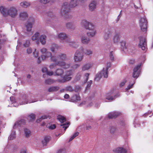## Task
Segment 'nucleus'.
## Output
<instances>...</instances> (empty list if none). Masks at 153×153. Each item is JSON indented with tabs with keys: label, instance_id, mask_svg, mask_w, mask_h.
Returning a JSON list of instances; mask_svg holds the SVG:
<instances>
[{
	"label": "nucleus",
	"instance_id": "1",
	"mask_svg": "<svg viewBox=\"0 0 153 153\" xmlns=\"http://www.w3.org/2000/svg\"><path fill=\"white\" fill-rule=\"evenodd\" d=\"M0 12L3 17H6L9 16L13 19L16 18L18 15V10L16 7L14 6L7 8L4 6H0Z\"/></svg>",
	"mask_w": 153,
	"mask_h": 153
},
{
	"label": "nucleus",
	"instance_id": "2",
	"mask_svg": "<svg viewBox=\"0 0 153 153\" xmlns=\"http://www.w3.org/2000/svg\"><path fill=\"white\" fill-rule=\"evenodd\" d=\"M73 70H69L64 72L62 69L58 68L55 70V73L56 75L61 77V78L57 81L59 82L63 83L69 81L71 79V76L73 74Z\"/></svg>",
	"mask_w": 153,
	"mask_h": 153
},
{
	"label": "nucleus",
	"instance_id": "3",
	"mask_svg": "<svg viewBox=\"0 0 153 153\" xmlns=\"http://www.w3.org/2000/svg\"><path fill=\"white\" fill-rule=\"evenodd\" d=\"M82 24L86 29L89 30L87 33V35L88 36L92 37L96 35L97 30L95 27L92 23L87 20H83L82 22Z\"/></svg>",
	"mask_w": 153,
	"mask_h": 153
},
{
	"label": "nucleus",
	"instance_id": "4",
	"mask_svg": "<svg viewBox=\"0 0 153 153\" xmlns=\"http://www.w3.org/2000/svg\"><path fill=\"white\" fill-rule=\"evenodd\" d=\"M78 4L77 0H72L68 5L67 2L64 3L62 6L61 9L60 13L63 15L66 14L70 8H74Z\"/></svg>",
	"mask_w": 153,
	"mask_h": 153
},
{
	"label": "nucleus",
	"instance_id": "5",
	"mask_svg": "<svg viewBox=\"0 0 153 153\" xmlns=\"http://www.w3.org/2000/svg\"><path fill=\"white\" fill-rule=\"evenodd\" d=\"M40 51L42 54L41 57L43 60H45L49 57L50 58V60L52 61H56V59L54 56H52L51 53L50 52L47 51V49L44 48H42L40 50Z\"/></svg>",
	"mask_w": 153,
	"mask_h": 153
},
{
	"label": "nucleus",
	"instance_id": "6",
	"mask_svg": "<svg viewBox=\"0 0 153 153\" xmlns=\"http://www.w3.org/2000/svg\"><path fill=\"white\" fill-rule=\"evenodd\" d=\"M84 48L81 47L79 50L76 52L74 56V59L75 62H79L82 61L83 58L82 52Z\"/></svg>",
	"mask_w": 153,
	"mask_h": 153
},
{
	"label": "nucleus",
	"instance_id": "7",
	"mask_svg": "<svg viewBox=\"0 0 153 153\" xmlns=\"http://www.w3.org/2000/svg\"><path fill=\"white\" fill-rule=\"evenodd\" d=\"M147 20L144 16H141L139 19V24L141 30L145 31L147 29Z\"/></svg>",
	"mask_w": 153,
	"mask_h": 153
},
{
	"label": "nucleus",
	"instance_id": "8",
	"mask_svg": "<svg viewBox=\"0 0 153 153\" xmlns=\"http://www.w3.org/2000/svg\"><path fill=\"white\" fill-rule=\"evenodd\" d=\"M108 70L104 68L100 72L98 73L96 76L95 80L99 81L102 76L104 78H107L108 76Z\"/></svg>",
	"mask_w": 153,
	"mask_h": 153
},
{
	"label": "nucleus",
	"instance_id": "9",
	"mask_svg": "<svg viewBox=\"0 0 153 153\" xmlns=\"http://www.w3.org/2000/svg\"><path fill=\"white\" fill-rule=\"evenodd\" d=\"M71 62L67 60L65 61H57V65L64 69H68L71 66Z\"/></svg>",
	"mask_w": 153,
	"mask_h": 153
},
{
	"label": "nucleus",
	"instance_id": "10",
	"mask_svg": "<svg viewBox=\"0 0 153 153\" xmlns=\"http://www.w3.org/2000/svg\"><path fill=\"white\" fill-rule=\"evenodd\" d=\"M120 96L119 93H117L114 95L112 92H110L107 94L105 96V98L108 100L109 101H111L114 100Z\"/></svg>",
	"mask_w": 153,
	"mask_h": 153
},
{
	"label": "nucleus",
	"instance_id": "11",
	"mask_svg": "<svg viewBox=\"0 0 153 153\" xmlns=\"http://www.w3.org/2000/svg\"><path fill=\"white\" fill-rule=\"evenodd\" d=\"M35 102L34 101L30 100V97L28 95L25 94L22 96L21 100V102H20V104L21 105L26 104L28 103H31Z\"/></svg>",
	"mask_w": 153,
	"mask_h": 153
},
{
	"label": "nucleus",
	"instance_id": "12",
	"mask_svg": "<svg viewBox=\"0 0 153 153\" xmlns=\"http://www.w3.org/2000/svg\"><path fill=\"white\" fill-rule=\"evenodd\" d=\"M141 65V64H139L134 68L132 75L134 78H137L138 77L140 74V68Z\"/></svg>",
	"mask_w": 153,
	"mask_h": 153
},
{
	"label": "nucleus",
	"instance_id": "13",
	"mask_svg": "<svg viewBox=\"0 0 153 153\" xmlns=\"http://www.w3.org/2000/svg\"><path fill=\"white\" fill-rule=\"evenodd\" d=\"M140 42L139 44V46L143 50H145L147 47L146 42V40L143 38H140Z\"/></svg>",
	"mask_w": 153,
	"mask_h": 153
},
{
	"label": "nucleus",
	"instance_id": "14",
	"mask_svg": "<svg viewBox=\"0 0 153 153\" xmlns=\"http://www.w3.org/2000/svg\"><path fill=\"white\" fill-rule=\"evenodd\" d=\"M120 48L121 49L125 52H128L129 49V45H126V42L125 41H122L120 42Z\"/></svg>",
	"mask_w": 153,
	"mask_h": 153
},
{
	"label": "nucleus",
	"instance_id": "15",
	"mask_svg": "<svg viewBox=\"0 0 153 153\" xmlns=\"http://www.w3.org/2000/svg\"><path fill=\"white\" fill-rule=\"evenodd\" d=\"M56 59V60L53 62L59 61V60H67V56L66 54L64 53H60L56 57L54 56Z\"/></svg>",
	"mask_w": 153,
	"mask_h": 153
},
{
	"label": "nucleus",
	"instance_id": "16",
	"mask_svg": "<svg viewBox=\"0 0 153 153\" xmlns=\"http://www.w3.org/2000/svg\"><path fill=\"white\" fill-rule=\"evenodd\" d=\"M80 97L78 94L73 95L70 99L69 101L72 102H76L80 100Z\"/></svg>",
	"mask_w": 153,
	"mask_h": 153
},
{
	"label": "nucleus",
	"instance_id": "17",
	"mask_svg": "<svg viewBox=\"0 0 153 153\" xmlns=\"http://www.w3.org/2000/svg\"><path fill=\"white\" fill-rule=\"evenodd\" d=\"M97 2L95 1H91L89 5V10L91 11L94 10L96 9Z\"/></svg>",
	"mask_w": 153,
	"mask_h": 153
},
{
	"label": "nucleus",
	"instance_id": "18",
	"mask_svg": "<svg viewBox=\"0 0 153 153\" xmlns=\"http://www.w3.org/2000/svg\"><path fill=\"white\" fill-rule=\"evenodd\" d=\"M113 152L116 153H126L127 151L123 147H117L114 149Z\"/></svg>",
	"mask_w": 153,
	"mask_h": 153
},
{
	"label": "nucleus",
	"instance_id": "19",
	"mask_svg": "<svg viewBox=\"0 0 153 153\" xmlns=\"http://www.w3.org/2000/svg\"><path fill=\"white\" fill-rule=\"evenodd\" d=\"M120 114V113L117 111H113L109 113L108 115L109 118H113L116 117Z\"/></svg>",
	"mask_w": 153,
	"mask_h": 153
},
{
	"label": "nucleus",
	"instance_id": "20",
	"mask_svg": "<svg viewBox=\"0 0 153 153\" xmlns=\"http://www.w3.org/2000/svg\"><path fill=\"white\" fill-rule=\"evenodd\" d=\"M40 35L39 33L38 32H36L31 37V39L32 41H36V43L39 44V39Z\"/></svg>",
	"mask_w": 153,
	"mask_h": 153
},
{
	"label": "nucleus",
	"instance_id": "21",
	"mask_svg": "<svg viewBox=\"0 0 153 153\" xmlns=\"http://www.w3.org/2000/svg\"><path fill=\"white\" fill-rule=\"evenodd\" d=\"M93 65V63L92 62H88L83 65L82 70V71L88 70L92 67Z\"/></svg>",
	"mask_w": 153,
	"mask_h": 153
},
{
	"label": "nucleus",
	"instance_id": "22",
	"mask_svg": "<svg viewBox=\"0 0 153 153\" xmlns=\"http://www.w3.org/2000/svg\"><path fill=\"white\" fill-rule=\"evenodd\" d=\"M90 41V39L85 36H82L81 38V42L84 44H88Z\"/></svg>",
	"mask_w": 153,
	"mask_h": 153
},
{
	"label": "nucleus",
	"instance_id": "23",
	"mask_svg": "<svg viewBox=\"0 0 153 153\" xmlns=\"http://www.w3.org/2000/svg\"><path fill=\"white\" fill-rule=\"evenodd\" d=\"M25 29L26 31L30 32L32 30L33 26V24L30 22L26 23L25 25Z\"/></svg>",
	"mask_w": 153,
	"mask_h": 153
},
{
	"label": "nucleus",
	"instance_id": "24",
	"mask_svg": "<svg viewBox=\"0 0 153 153\" xmlns=\"http://www.w3.org/2000/svg\"><path fill=\"white\" fill-rule=\"evenodd\" d=\"M25 121L24 119H22L20 120L17 121L16 122L13 126V128H15L19 126H20L24 124Z\"/></svg>",
	"mask_w": 153,
	"mask_h": 153
},
{
	"label": "nucleus",
	"instance_id": "25",
	"mask_svg": "<svg viewBox=\"0 0 153 153\" xmlns=\"http://www.w3.org/2000/svg\"><path fill=\"white\" fill-rule=\"evenodd\" d=\"M20 5L22 7L26 8L30 6V3L27 1H24L20 3Z\"/></svg>",
	"mask_w": 153,
	"mask_h": 153
},
{
	"label": "nucleus",
	"instance_id": "26",
	"mask_svg": "<svg viewBox=\"0 0 153 153\" xmlns=\"http://www.w3.org/2000/svg\"><path fill=\"white\" fill-rule=\"evenodd\" d=\"M46 36L45 35H41L40 38L39 39L40 42L42 45H45V44L46 42Z\"/></svg>",
	"mask_w": 153,
	"mask_h": 153
},
{
	"label": "nucleus",
	"instance_id": "27",
	"mask_svg": "<svg viewBox=\"0 0 153 153\" xmlns=\"http://www.w3.org/2000/svg\"><path fill=\"white\" fill-rule=\"evenodd\" d=\"M120 40L119 35L118 34H116L114 36L113 41L114 43L117 44L118 43Z\"/></svg>",
	"mask_w": 153,
	"mask_h": 153
},
{
	"label": "nucleus",
	"instance_id": "28",
	"mask_svg": "<svg viewBox=\"0 0 153 153\" xmlns=\"http://www.w3.org/2000/svg\"><path fill=\"white\" fill-rule=\"evenodd\" d=\"M10 99L11 102V107H16L18 106V104L15 101V98L11 97H10Z\"/></svg>",
	"mask_w": 153,
	"mask_h": 153
},
{
	"label": "nucleus",
	"instance_id": "29",
	"mask_svg": "<svg viewBox=\"0 0 153 153\" xmlns=\"http://www.w3.org/2000/svg\"><path fill=\"white\" fill-rule=\"evenodd\" d=\"M111 34V32L109 31H107L104 36V39L106 40L109 39L110 38Z\"/></svg>",
	"mask_w": 153,
	"mask_h": 153
},
{
	"label": "nucleus",
	"instance_id": "30",
	"mask_svg": "<svg viewBox=\"0 0 153 153\" xmlns=\"http://www.w3.org/2000/svg\"><path fill=\"white\" fill-rule=\"evenodd\" d=\"M24 132L25 136L26 137H29L31 134L30 131L27 128H24Z\"/></svg>",
	"mask_w": 153,
	"mask_h": 153
},
{
	"label": "nucleus",
	"instance_id": "31",
	"mask_svg": "<svg viewBox=\"0 0 153 153\" xmlns=\"http://www.w3.org/2000/svg\"><path fill=\"white\" fill-rule=\"evenodd\" d=\"M58 37L60 39L63 40L67 37V35L65 33H60L58 34Z\"/></svg>",
	"mask_w": 153,
	"mask_h": 153
},
{
	"label": "nucleus",
	"instance_id": "32",
	"mask_svg": "<svg viewBox=\"0 0 153 153\" xmlns=\"http://www.w3.org/2000/svg\"><path fill=\"white\" fill-rule=\"evenodd\" d=\"M28 15L27 12H21L19 14V17L22 19L27 17Z\"/></svg>",
	"mask_w": 153,
	"mask_h": 153
},
{
	"label": "nucleus",
	"instance_id": "33",
	"mask_svg": "<svg viewBox=\"0 0 153 153\" xmlns=\"http://www.w3.org/2000/svg\"><path fill=\"white\" fill-rule=\"evenodd\" d=\"M59 46L55 44H53L52 45L51 48H50L52 52H54L55 50L59 48Z\"/></svg>",
	"mask_w": 153,
	"mask_h": 153
},
{
	"label": "nucleus",
	"instance_id": "34",
	"mask_svg": "<svg viewBox=\"0 0 153 153\" xmlns=\"http://www.w3.org/2000/svg\"><path fill=\"white\" fill-rule=\"evenodd\" d=\"M50 139V137L49 136H46L42 141V143L44 145H45L49 141Z\"/></svg>",
	"mask_w": 153,
	"mask_h": 153
},
{
	"label": "nucleus",
	"instance_id": "35",
	"mask_svg": "<svg viewBox=\"0 0 153 153\" xmlns=\"http://www.w3.org/2000/svg\"><path fill=\"white\" fill-rule=\"evenodd\" d=\"M135 81L134 80H133V81H131V83H130V84H129L125 89V90L126 91H128L129 89L132 88L134 84Z\"/></svg>",
	"mask_w": 153,
	"mask_h": 153
},
{
	"label": "nucleus",
	"instance_id": "36",
	"mask_svg": "<svg viewBox=\"0 0 153 153\" xmlns=\"http://www.w3.org/2000/svg\"><path fill=\"white\" fill-rule=\"evenodd\" d=\"M16 137L15 131H13L11 133L10 137H8L9 140H14Z\"/></svg>",
	"mask_w": 153,
	"mask_h": 153
},
{
	"label": "nucleus",
	"instance_id": "37",
	"mask_svg": "<svg viewBox=\"0 0 153 153\" xmlns=\"http://www.w3.org/2000/svg\"><path fill=\"white\" fill-rule=\"evenodd\" d=\"M57 119L61 123H64L66 121L65 118L62 116L59 115L57 116Z\"/></svg>",
	"mask_w": 153,
	"mask_h": 153
},
{
	"label": "nucleus",
	"instance_id": "38",
	"mask_svg": "<svg viewBox=\"0 0 153 153\" xmlns=\"http://www.w3.org/2000/svg\"><path fill=\"white\" fill-rule=\"evenodd\" d=\"M84 53L86 55H90L92 54L93 51L91 49H86L84 51Z\"/></svg>",
	"mask_w": 153,
	"mask_h": 153
},
{
	"label": "nucleus",
	"instance_id": "39",
	"mask_svg": "<svg viewBox=\"0 0 153 153\" xmlns=\"http://www.w3.org/2000/svg\"><path fill=\"white\" fill-rule=\"evenodd\" d=\"M59 89V88L57 86L51 87L48 89V91L49 92L56 91Z\"/></svg>",
	"mask_w": 153,
	"mask_h": 153
},
{
	"label": "nucleus",
	"instance_id": "40",
	"mask_svg": "<svg viewBox=\"0 0 153 153\" xmlns=\"http://www.w3.org/2000/svg\"><path fill=\"white\" fill-rule=\"evenodd\" d=\"M66 45L71 46L74 48H76L78 46L77 45L76 43L73 42H68L67 43Z\"/></svg>",
	"mask_w": 153,
	"mask_h": 153
},
{
	"label": "nucleus",
	"instance_id": "41",
	"mask_svg": "<svg viewBox=\"0 0 153 153\" xmlns=\"http://www.w3.org/2000/svg\"><path fill=\"white\" fill-rule=\"evenodd\" d=\"M30 45V40L29 39L26 40L23 44V46L25 47H27Z\"/></svg>",
	"mask_w": 153,
	"mask_h": 153
},
{
	"label": "nucleus",
	"instance_id": "42",
	"mask_svg": "<svg viewBox=\"0 0 153 153\" xmlns=\"http://www.w3.org/2000/svg\"><path fill=\"white\" fill-rule=\"evenodd\" d=\"M50 1V0H39V2L42 5H45L49 3Z\"/></svg>",
	"mask_w": 153,
	"mask_h": 153
},
{
	"label": "nucleus",
	"instance_id": "43",
	"mask_svg": "<svg viewBox=\"0 0 153 153\" xmlns=\"http://www.w3.org/2000/svg\"><path fill=\"white\" fill-rule=\"evenodd\" d=\"M48 117V116L47 115H43L40 118L37 119L36 120V122L37 123H39V122L41 121L42 119H46Z\"/></svg>",
	"mask_w": 153,
	"mask_h": 153
},
{
	"label": "nucleus",
	"instance_id": "44",
	"mask_svg": "<svg viewBox=\"0 0 153 153\" xmlns=\"http://www.w3.org/2000/svg\"><path fill=\"white\" fill-rule=\"evenodd\" d=\"M33 54L34 57L37 58L39 56V52L38 50H37L36 49H35L33 53Z\"/></svg>",
	"mask_w": 153,
	"mask_h": 153
},
{
	"label": "nucleus",
	"instance_id": "45",
	"mask_svg": "<svg viewBox=\"0 0 153 153\" xmlns=\"http://www.w3.org/2000/svg\"><path fill=\"white\" fill-rule=\"evenodd\" d=\"M35 118V115L33 114H32L29 115L28 117V119L32 121L34 120Z\"/></svg>",
	"mask_w": 153,
	"mask_h": 153
},
{
	"label": "nucleus",
	"instance_id": "46",
	"mask_svg": "<svg viewBox=\"0 0 153 153\" xmlns=\"http://www.w3.org/2000/svg\"><path fill=\"white\" fill-rule=\"evenodd\" d=\"M79 134V133L78 132H76L75 133L73 136L70 138L69 139V141H71L72 140L74 139L75 137L78 136Z\"/></svg>",
	"mask_w": 153,
	"mask_h": 153
},
{
	"label": "nucleus",
	"instance_id": "47",
	"mask_svg": "<svg viewBox=\"0 0 153 153\" xmlns=\"http://www.w3.org/2000/svg\"><path fill=\"white\" fill-rule=\"evenodd\" d=\"M54 82V81L51 79H46L45 81V82L46 84H50Z\"/></svg>",
	"mask_w": 153,
	"mask_h": 153
},
{
	"label": "nucleus",
	"instance_id": "48",
	"mask_svg": "<svg viewBox=\"0 0 153 153\" xmlns=\"http://www.w3.org/2000/svg\"><path fill=\"white\" fill-rule=\"evenodd\" d=\"M57 61L55 62V63H52L49 66V68L51 69H52L55 67L56 65H57Z\"/></svg>",
	"mask_w": 153,
	"mask_h": 153
},
{
	"label": "nucleus",
	"instance_id": "49",
	"mask_svg": "<svg viewBox=\"0 0 153 153\" xmlns=\"http://www.w3.org/2000/svg\"><path fill=\"white\" fill-rule=\"evenodd\" d=\"M69 126V124L68 123H67V124H64L61 125V126H62L63 128H64V130H65Z\"/></svg>",
	"mask_w": 153,
	"mask_h": 153
},
{
	"label": "nucleus",
	"instance_id": "50",
	"mask_svg": "<svg viewBox=\"0 0 153 153\" xmlns=\"http://www.w3.org/2000/svg\"><path fill=\"white\" fill-rule=\"evenodd\" d=\"M111 63L110 62H108L106 63L105 67L103 68H104L108 70V69L110 67Z\"/></svg>",
	"mask_w": 153,
	"mask_h": 153
},
{
	"label": "nucleus",
	"instance_id": "51",
	"mask_svg": "<svg viewBox=\"0 0 153 153\" xmlns=\"http://www.w3.org/2000/svg\"><path fill=\"white\" fill-rule=\"evenodd\" d=\"M47 127L50 129H54L56 126L55 124H51L50 126L47 125Z\"/></svg>",
	"mask_w": 153,
	"mask_h": 153
},
{
	"label": "nucleus",
	"instance_id": "52",
	"mask_svg": "<svg viewBox=\"0 0 153 153\" xmlns=\"http://www.w3.org/2000/svg\"><path fill=\"white\" fill-rule=\"evenodd\" d=\"M109 56L110 59L112 61H113L114 59V56H113V53L112 51L110 52Z\"/></svg>",
	"mask_w": 153,
	"mask_h": 153
},
{
	"label": "nucleus",
	"instance_id": "53",
	"mask_svg": "<svg viewBox=\"0 0 153 153\" xmlns=\"http://www.w3.org/2000/svg\"><path fill=\"white\" fill-rule=\"evenodd\" d=\"M127 81L126 80L124 79L122 81L120 84V87H122L125 85Z\"/></svg>",
	"mask_w": 153,
	"mask_h": 153
},
{
	"label": "nucleus",
	"instance_id": "54",
	"mask_svg": "<svg viewBox=\"0 0 153 153\" xmlns=\"http://www.w3.org/2000/svg\"><path fill=\"white\" fill-rule=\"evenodd\" d=\"M80 66V65L79 64H76L74 65L71 66L72 68L73 69H76L79 68Z\"/></svg>",
	"mask_w": 153,
	"mask_h": 153
},
{
	"label": "nucleus",
	"instance_id": "55",
	"mask_svg": "<svg viewBox=\"0 0 153 153\" xmlns=\"http://www.w3.org/2000/svg\"><path fill=\"white\" fill-rule=\"evenodd\" d=\"M32 50L31 48H29L27 49V52L28 54H30L32 53Z\"/></svg>",
	"mask_w": 153,
	"mask_h": 153
},
{
	"label": "nucleus",
	"instance_id": "56",
	"mask_svg": "<svg viewBox=\"0 0 153 153\" xmlns=\"http://www.w3.org/2000/svg\"><path fill=\"white\" fill-rule=\"evenodd\" d=\"M116 128L114 127H112L111 128L110 131L111 133H114L116 130Z\"/></svg>",
	"mask_w": 153,
	"mask_h": 153
},
{
	"label": "nucleus",
	"instance_id": "57",
	"mask_svg": "<svg viewBox=\"0 0 153 153\" xmlns=\"http://www.w3.org/2000/svg\"><path fill=\"white\" fill-rule=\"evenodd\" d=\"M42 71L43 73H45L46 74H47L48 71L47 68L46 67H43L42 68Z\"/></svg>",
	"mask_w": 153,
	"mask_h": 153
},
{
	"label": "nucleus",
	"instance_id": "58",
	"mask_svg": "<svg viewBox=\"0 0 153 153\" xmlns=\"http://www.w3.org/2000/svg\"><path fill=\"white\" fill-rule=\"evenodd\" d=\"M46 74L49 76H51L53 75L54 73L52 71H48Z\"/></svg>",
	"mask_w": 153,
	"mask_h": 153
},
{
	"label": "nucleus",
	"instance_id": "59",
	"mask_svg": "<svg viewBox=\"0 0 153 153\" xmlns=\"http://www.w3.org/2000/svg\"><path fill=\"white\" fill-rule=\"evenodd\" d=\"M92 81L91 80H90L89 82H88L87 85V88H88L90 87L91 84L92 83Z\"/></svg>",
	"mask_w": 153,
	"mask_h": 153
},
{
	"label": "nucleus",
	"instance_id": "60",
	"mask_svg": "<svg viewBox=\"0 0 153 153\" xmlns=\"http://www.w3.org/2000/svg\"><path fill=\"white\" fill-rule=\"evenodd\" d=\"M20 153H27L26 149H21Z\"/></svg>",
	"mask_w": 153,
	"mask_h": 153
},
{
	"label": "nucleus",
	"instance_id": "61",
	"mask_svg": "<svg viewBox=\"0 0 153 153\" xmlns=\"http://www.w3.org/2000/svg\"><path fill=\"white\" fill-rule=\"evenodd\" d=\"M135 62L134 60L133 59H130L129 60V63L130 64H133Z\"/></svg>",
	"mask_w": 153,
	"mask_h": 153
},
{
	"label": "nucleus",
	"instance_id": "62",
	"mask_svg": "<svg viewBox=\"0 0 153 153\" xmlns=\"http://www.w3.org/2000/svg\"><path fill=\"white\" fill-rule=\"evenodd\" d=\"M64 97L65 99H68L69 98V96L68 94H66L64 95Z\"/></svg>",
	"mask_w": 153,
	"mask_h": 153
},
{
	"label": "nucleus",
	"instance_id": "63",
	"mask_svg": "<svg viewBox=\"0 0 153 153\" xmlns=\"http://www.w3.org/2000/svg\"><path fill=\"white\" fill-rule=\"evenodd\" d=\"M91 128V127L90 126H86V130H88Z\"/></svg>",
	"mask_w": 153,
	"mask_h": 153
},
{
	"label": "nucleus",
	"instance_id": "64",
	"mask_svg": "<svg viewBox=\"0 0 153 153\" xmlns=\"http://www.w3.org/2000/svg\"><path fill=\"white\" fill-rule=\"evenodd\" d=\"M85 76L86 77V81L88 80V77L89 76V74L88 73H86L85 74Z\"/></svg>",
	"mask_w": 153,
	"mask_h": 153
}]
</instances>
